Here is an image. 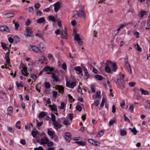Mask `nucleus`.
Wrapping results in <instances>:
<instances>
[{"label": "nucleus", "mask_w": 150, "mask_h": 150, "mask_svg": "<svg viewBox=\"0 0 150 150\" xmlns=\"http://www.w3.org/2000/svg\"><path fill=\"white\" fill-rule=\"evenodd\" d=\"M48 74H52V77L54 80V81H59L60 80L59 78H58L57 76L55 75V73L54 72H47V73Z\"/></svg>", "instance_id": "obj_9"}, {"label": "nucleus", "mask_w": 150, "mask_h": 150, "mask_svg": "<svg viewBox=\"0 0 150 150\" xmlns=\"http://www.w3.org/2000/svg\"><path fill=\"white\" fill-rule=\"evenodd\" d=\"M49 106L51 107V110L52 111H54L57 112V107L56 105L55 104H54L53 105H50Z\"/></svg>", "instance_id": "obj_23"}, {"label": "nucleus", "mask_w": 150, "mask_h": 150, "mask_svg": "<svg viewBox=\"0 0 150 150\" xmlns=\"http://www.w3.org/2000/svg\"><path fill=\"white\" fill-rule=\"evenodd\" d=\"M140 90L142 92V94L143 95H146L149 93V92L147 91H145L142 88H141Z\"/></svg>", "instance_id": "obj_26"}, {"label": "nucleus", "mask_w": 150, "mask_h": 150, "mask_svg": "<svg viewBox=\"0 0 150 150\" xmlns=\"http://www.w3.org/2000/svg\"><path fill=\"white\" fill-rule=\"evenodd\" d=\"M40 4L38 3H37L35 4V7L36 9H38L40 7Z\"/></svg>", "instance_id": "obj_58"}, {"label": "nucleus", "mask_w": 150, "mask_h": 150, "mask_svg": "<svg viewBox=\"0 0 150 150\" xmlns=\"http://www.w3.org/2000/svg\"><path fill=\"white\" fill-rule=\"evenodd\" d=\"M75 143H76L80 145H81L82 146H84L86 145V143L84 142L83 141H78L76 142H75Z\"/></svg>", "instance_id": "obj_29"}, {"label": "nucleus", "mask_w": 150, "mask_h": 150, "mask_svg": "<svg viewBox=\"0 0 150 150\" xmlns=\"http://www.w3.org/2000/svg\"><path fill=\"white\" fill-rule=\"evenodd\" d=\"M56 89L58 90L59 92L63 93L64 91V88L62 86L57 85L56 86Z\"/></svg>", "instance_id": "obj_16"}, {"label": "nucleus", "mask_w": 150, "mask_h": 150, "mask_svg": "<svg viewBox=\"0 0 150 150\" xmlns=\"http://www.w3.org/2000/svg\"><path fill=\"white\" fill-rule=\"evenodd\" d=\"M37 16H41L43 15V13L39 10H38L37 11Z\"/></svg>", "instance_id": "obj_43"}, {"label": "nucleus", "mask_w": 150, "mask_h": 150, "mask_svg": "<svg viewBox=\"0 0 150 150\" xmlns=\"http://www.w3.org/2000/svg\"><path fill=\"white\" fill-rule=\"evenodd\" d=\"M135 46H137V49L138 51H139V52L141 51L142 48L140 47L139 45L138 44H137Z\"/></svg>", "instance_id": "obj_50"}, {"label": "nucleus", "mask_w": 150, "mask_h": 150, "mask_svg": "<svg viewBox=\"0 0 150 150\" xmlns=\"http://www.w3.org/2000/svg\"><path fill=\"white\" fill-rule=\"evenodd\" d=\"M131 132H132L134 135H136L138 131L135 128H134L131 129Z\"/></svg>", "instance_id": "obj_41"}, {"label": "nucleus", "mask_w": 150, "mask_h": 150, "mask_svg": "<svg viewBox=\"0 0 150 150\" xmlns=\"http://www.w3.org/2000/svg\"><path fill=\"white\" fill-rule=\"evenodd\" d=\"M15 15V14L13 13H6L5 15V18H8L14 17Z\"/></svg>", "instance_id": "obj_17"}, {"label": "nucleus", "mask_w": 150, "mask_h": 150, "mask_svg": "<svg viewBox=\"0 0 150 150\" xmlns=\"http://www.w3.org/2000/svg\"><path fill=\"white\" fill-rule=\"evenodd\" d=\"M8 129L9 131L12 133H13L14 132V131L13 129L11 127H8Z\"/></svg>", "instance_id": "obj_52"}, {"label": "nucleus", "mask_w": 150, "mask_h": 150, "mask_svg": "<svg viewBox=\"0 0 150 150\" xmlns=\"http://www.w3.org/2000/svg\"><path fill=\"white\" fill-rule=\"evenodd\" d=\"M30 76L31 78H33L34 80H36L37 78V76L33 74H30Z\"/></svg>", "instance_id": "obj_48"}, {"label": "nucleus", "mask_w": 150, "mask_h": 150, "mask_svg": "<svg viewBox=\"0 0 150 150\" xmlns=\"http://www.w3.org/2000/svg\"><path fill=\"white\" fill-rule=\"evenodd\" d=\"M31 134L33 137L34 138L37 135L36 132L34 131H33L32 132Z\"/></svg>", "instance_id": "obj_51"}, {"label": "nucleus", "mask_w": 150, "mask_h": 150, "mask_svg": "<svg viewBox=\"0 0 150 150\" xmlns=\"http://www.w3.org/2000/svg\"><path fill=\"white\" fill-rule=\"evenodd\" d=\"M68 96L69 98V100L70 103H73L75 99L73 98L70 94H69Z\"/></svg>", "instance_id": "obj_31"}, {"label": "nucleus", "mask_w": 150, "mask_h": 150, "mask_svg": "<svg viewBox=\"0 0 150 150\" xmlns=\"http://www.w3.org/2000/svg\"><path fill=\"white\" fill-rule=\"evenodd\" d=\"M43 70L44 71L47 72L49 71V72L51 73L54 71V68L52 67H50L48 66H46L43 68Z\"/></svg>", "instance_id": "obj_11"}, {"label": "nucleus", "mask_w": 150, "mask_h": 150, "mask_svg": "<svg viewBox=\"0 0 150 150\" xmlns=\"http://www.w3.org/2000/svg\"><path fill=\"white\" fill-rule=\"evenodd\" d=\"M45 21V18L43 17L40 18L38 19L37 21V22L38 23L41 24L43 23Z\"/></svg>", "instance_id": "obj_21"}, {"label": "nucleus", "mask_w": 150, "mask_h": 150, "mask_svg": "<svg viewBox=\"0 0 150 150\" xmlns=\"http://www.w3.org/2000/svg\"><path fill=\"white\" fill-rule=\"evenodd\" d=\"M26 30V32L24 33L25 36L31 37L32 39H33L34 38V35L33 34V31L32 30L31 28L30 27H28Z\"/></svg>", "instance_id": "obj_2"}, {"label": "nucleus", "mask_w": 150, "mask_h": 150, "mask_svg": "<svg viewBox=\"0 0 150 150\" xmlns=\"http://www.w3.org/2000/svg\"><path fill=\"white\" fill-rule=\"evenodd\" d=\"M1 46L3 49L4 50H6L8 49L7 46L6 44L4 43H1Z\"/></svg>", "instance_id": "obj_34"}, {"label": "nucleus", "mask_w": 150, "mask_h": 150, "mask_svg": "<svg viewBox=\"0 0 150 150\" xmlns=\"http://www.w3.org/2000/svg\"><path fill=\"white\" fill-rule=\"evenodd\" d=\"M77 91L78 92L81 93V95L83 94L81 88V87L80 86H79L78 88L77 89Z\"/></svg>", "instance_id": "obj_60"}, {"label": "nucleus", "mask_w": 150, "mask_h": 150, "mask_svg": "<svg viewBox=\"0 0 150 150\" xmlns=\"http://www.w3.org/2000/svg\"><path fill=\"white\" fill-rule=\"evenodd\" d=\"M15 40L17 42H18L20 41V39L18 36L15 35L14 37Z\"/></svg>", "instance_id": "obj_39"}, {"label": "nucleus", "mask_w": 150, "mask_h": 150, "mask_svg": "<svg viewBox=\"0 0 150 150\" xmlns=\"http://www.w3.org/2000/svg\"><path fill=\"white\" fill-rule=\"evenodd\" d=\"M74 39L76 41L80 40L81 39L80 35L77 34H75L74 35Z\"/></svg>", "instance_id": "obj_28"}, {"label": "nucleus", "mask_w": 150, "mask_h": 150, "mask_svg": "<svg viewBox=\"0 0 150 150\" xmlns=\"http://www.w3.org/2000/svg\"><path fill=\"white\" fill-rule=\"evenodd\" d=\"M104 132V130H103L98 132V135H100V137L103 135Z\"/></svg>", "instance_id": "obj_47"}, {"label": "nucleus", "mask_w": 150, "mask_h": 150, "mask_svg": "<svg viewBox=\"0 0 150 150\" xmlns=\"http://www.w3.org/2000/svg\"><path fill=\"white\" fill-rule=\"evenodd\" d=\"M49 141V139L45 137H43L40 140H38L36 141L37 142L40 143L41 145H43L47 144Z\"/></svg>", "instance_id": "obj_4"}, {"label": "nucleus", "mask_w": 150, "mask_h": 150, "mask_svg": "<svg viewBox=\"0 0 150 150\" xmlns=\"http://www.w3.org/2000/svg\"><path fill=\"white\" fill-rule=\"evenodd\" d=\"M65 138L66 142L69 143L71 139V135L69 132H66L64 133Z\"/></svg>", "instance_id": "obj_6"}, {"label": "nucleus", "mask_w": 150, "mask_h": 150, "mask_svg": "<svg viewBox=\"0 0 150 150\" xmlns=\"http://www.w3.org/2000/svg\"><path fill=\"white\" fill-rule=\"evenodd\" d=\"M128 84L130 86L132 87L136 85V83L135 82H129Z\"/></svg>", "instance_id": "obj_46"}, {"label": "nucleus", "mask_w": 150, "mask_h": 150, "mask_svg": "<svg viewBox=\"0 0 150 150\" xmlns=\"http://www.w3.org/2000/svg\"><path fill=\"white\" fill-rule=\"evenodd\" d=\"M76 109L77 110L80 111L82 110V108L80 105H78L76 107Z\"/></svg>", "instance_id": "obj_57"}, {"label": "nucleus", "mask_w": 150, "mask_h": 150, "mask_svg": "<svg viewBox=\"0 0 150 150\" xmlns=\"http://www.w3.org/2000/svg\"><path fill=\"white\" fill-rule=\"evenodd\" d=\"M0 31L2 32L6 31L7 32H10L8 28L6 25L0 26Z\"/></svg>", "instance_id": "obj_10"}, {"label": "nucleus", "mask_w": 150, "mask_h": 150, "mask_svg": "<svg viewBox=\"0 0 150 150\" xmlns=\"http://www.w3.org/2000/svg\"><path fill=\"white\" fill-rule=\"evenodd\" d=\"M53 124L54 127H57L58 128H59L62 127V125L57 123V121L53 122Z\"/></svg>", "instance_id": "obj_20"}, {"label": "nucleus", "mask_w": 150, "mask_h": 150, "mask_svg": "<svg viewBox=\"0 0 150 150\" xmlns=\"http://www.w3.org/2000/svg\"><path fill=\"white\" fill-rule=\"evenodd\" d=\"M51 120L53 122L56 121V117L53 114H51Z\"/></svg>", "instance_id": "obj_44"}, {"label": "nucleus", "mask_w": 150, "mask_h": 150, "mask_svg": "<svg viewBox=\"0 0 150 150\" xmlns=\"http://www.w3.org/2000/svg\"><path fill=\"white\" fill-rule=\"evenodd\" d=\"M20 65L23 68L21 71L22 75L26 77L28 76L29 74L27 72V68L25 67V66L23 63H21Z\"/></svg>", "instance_id": "obj_3"}, {"label": "nucleus", "mask_w": 150, "mask_h": 150, "mask_svg": "<svg viewBox=\"0 0 150 150\" xmlns=\"http://www.w3.org/2000/svg\"><path fill=\"white\" fill-rule=\"evenodd\" d=\"M76 83L75 82H72L71 83V88H73L76 86Z\"/></svg>", "instance_id": "obj_49"}, {"label": "nucleus", "mask_w": 150, "mask_h": 150, "mask_svg": "<svg viewBox=\"0 0 150 150\" xmlns=\"http://www.w3.org/2000/svg\"><path fill=\"white\" fill-rule=\"evenodd\" d=\"M134 105L133 104H131L129 108V109L131 111V112H133V108Z\"/></svg>", "instance_id": "obj_42"}, {"label": "nucleus", "mask_w": 150, "mask_h": 150, "mask_svg": "<svg viewBox=\"0 0 150 150\" xmlns=\"http://www.w3.org/2000/svg\"><path fill=\"white\" fill-rule=\"evenodd\" d=\"M54 11L55 12H57L59 11L60 8V3L59 1L57 2L54 4Z\"/></svg>", "instance_id": "obj_12"}, {"label": "nucleus", "mask_w": 150, "mask_h": 150, "mask_svg": "<svg viewBox=\"0 0 150 150\" xmlns=\"http://www.w3.org/2000/svg\"><path fill=\"white\" fill-rule=\"evenodd\" d=\"M36 121L37 122V124L38 127H40L43 124V121L41 122H39V121L38 120H36Z\"/></svg>", "instance_id": "obj_40"}, {"label": "nucleus", "mask_w": 150, "mask_h": 150, "mask_svg": "<svg viewBox=\"0 0 150 150\" xmlns=\"http://www.w3.org/2000/svg\"><path fill=\"white\" fill-rule=\"evenodd\" d=\"M31 22L30 19H28L25 22V24L27 26L29 25L30 24Z\"/></svg>", "instance_id": "obj_56"}, {"label": "nucleus", "mask_w": 150, "mask_h": 150, "mask_svg": "<svg viewBox=\"0 0 150 150\" xmlns=\"http://www.w3.org/2000/svg\"><path fill=\"white\" fill-rule=\"evenodd\" d=\"M57 91H54L53 92V96L54 98H56L57 96Z\"/></svg>", "instance_id": "obj_63"}, {"label": "nucleus", "mask_w": 150, "mask_h": 150, "mask_svg": "<svg viewBox=\"0 0 150 150\" xmlns=\"http://www.w3.org/2000/svg\"><path fill=\"white\" fill-rule=\"evenodd\" d=\"M47 133L48 134L51 136L52 138H54V136L55 135L52 131L49 130L48 129H47Z\"/></svg>", "instance_id": "obj_25"}, {"label": "nucleus", "mask_w": 150, "mask_h": 150, "mask_svg": "<svg viewBox=\"0 0 150 150\" xmlns=\"http://www.w3.org/2000/svg\"><path fill=\"white\" fill-rule=\"evenodd\" d=\"M28 11L30 13H33L34 11L33 7L30 6L28 8Z\"/></svg>", "instance_id": "obj_54"}, {"label": "nucleus", "mask_w": 150, "mask_h": 150, "mask_svg": "<svg viewBox=\"0 0 150 150\" xmlns=\"http://www.w3.org/2000/svg\"><path fill=\"white\" fill-rule=\"evenodd\" d=\"M120 135L122 136H125L127 134V132L125 130H120Z\"/></svg>", "instance_id": "obj_30"}, {"label": "nucleus", "mask_w": 150, "mask_h": 150, "mask_svg": "<svg viewBox=\"0 0 150 150\" xmlns=\"http://www.w3.org/2000/svg\"><path fill=\"white\" fill-rule=\"evenodd\" d=\"M33 51L35 52H39V49L36 46L34 45H30Z\"/></svg>", "instance_id": "obj_15"}, {"label": "nucleus", "mask_w": 150, "mask_h": 150, "mask_svg": "<svg viewBox=\"0 0 150 150\" xmlns=\"http://www.w3.org/2000/svg\"><path fill=\"white\" fill-rule=\"evenodd\" d=\"M73 115L72 113H70L69 114V119L70 121L72 120L73 118Z\"/></svg>", "instance_id": "obj_62"}, {"label": "nucleus", "mask_w": 150, "mask_h": 150, "mask_svg": "<svg viewBox=\"0 0 150 150\" xmlns=\"http://www.w3.org/2000/svg\"><path fill=\"white\" fill-rule=\"evenodd\" d=\"M117 87L123 90L125 87V81L122 80L121 79H118L116 82Z\"/></svg>", "instance_id": "obj_1"}, {"label": "nucleus", "mask_w": 150, "mask_h": 150, "mask_svg": "<svg viewBox=\"0 0 150 150\" xmlns=\"http://www.w3.org/2000/svg\"><path fill=\"white\" fill-rule=\"evenodd\" d=\"M13 108L12 106L9 107L7 109V111L10 113H12L13 112Z\"/></svg>", "instance_id": "obj_45"}, {"label": "nucleus", "mask_w": 150, "mask_h": 150, "mask_svg": "<svg viewBox=\"0 0 150 150\" xmlns=\"http://www.w3.org/2000/svg\"><path fill=\"white\" fill-rule=\"evenodd\" d=\"M84 76H86V79H88L89 77V74L88 73V72L86 69H84Z\"/></svg>", "instance_id": "obj_27"}, {"label": "nucleus", "mask_w": 150, "mask_h": 150, "mask_svg": "<svg viewBox=\"0 0 150 150\" xmlns=\"http://www.w3.org/2000/svg\"><path fill=\"white\" fill-rule=\"evenodd\" d=\"M39 49V51L40 52H42L45 50V45L42 43H40L38 47Z\"/></svg>", "instance_id": "obj_8"}, {"label": "nucleus", "mask_w": 150, "mask_h": 150, "mask_svg": "<svg viewBox=\"0 0 150 150\" xmlns=\"http://www.w3.org/2000/svg\"><path fill=\"white\" fill-rule=\"evenodd\" d=\"M79 11L80 13V15H81V17L83 18H85V14L84 7H81L80 8Z\"/></svg>", "instance_id": "obj_13"}, {"label": "nucleus", "mask_w": 150, "mask_h": 150, "mask_svg": "<svg viewBox=\"0 0 150 150\" xmlns=\"http://www.w3.org/2000/svg\"><path fill=\"white\" fill-rule=\"evenodd\" d=\"M105 71L108 73H110L111 71V69L109 66H106L105 68Z\"/></svg>", "instance_id": "obj_37"}, {"label": "nucleus", "mask_w": 150, "mask_h": 150, "mask_svg": "<svg viewBox=\"0 0 150 150\" xmlns=\"http://www.w3.org/2000/svg\"><path fill=\"white\" fill-rule=\"evenodd\" d=\"M74 69L75 70L78 71L79 72L78 74H79L80 73H82V70L80 67L77 66L75 67L74 68Z\"/></svg>", "instance_id": "obj_22"}, {"label": "nucleus", "mask_w": 150, "mask_h": 150, "mask_svg": "<svg viewBox=\"0 0 150 150\" xmlns=\"http://www.w3.org/2000/svg\"><path fill=\"white\" fill-rule=\"evenodd\" d=\"M34 150H44V149L42 147L40 146L38 148H35Z\"/></svg>", "instance_id": "obj_64"}, {"label": "nucleus", "mask_w": 150, "mask_h": 150, "mask_svg": "<svg viewBox=\"0 0 150 150\" xmlns=\"http://www.w3.org/2000/svg\"><path fill=\"white\" fill-rule=\"evenodd\" d=\"M117 67L116 63H114L112 64V70L114 71H116L117 69Z\"/></svg>", "instance_id": "obj_32"}, {"label": "nucleus", "mask_w": 150, "mask_h": 150, "mask_svg": "<svg viewBox=\"0 0 150 150\" xmlns=\"http://www.w3.org/2000/svg\"><path fill=\"white\" fill-rule=\"evenodd\" d=\"M21 122L20 121H18L16 123V126L17 128H18L19 129H20L21 128Z\"/></svg>", "instance_id": "obj_35"}, {"label": "nucleus", "mask_w": 150, "mask_h": 150, "mask_svg": "<svg viewBox=\"0 0 150 150\" xmlns=\"http://www.w3.org/2000/svg\"><path fill=\"white\" fill-rule=\"evenodd\" d=\"M45 85L46 88L48 89L50 87V84L49 82H45Z\"/></svg>", "instance_id": "obj_38"}, {"label": "nucleus", "mask_w": 150, "mask_h": 150, "mask_svg": "<svg viewBox=\"0 0 150 150\" xmlns=\"http://www.w3.org/2000/svg\"><path fill=\"white\" fill-rule=\"evenodd\" d=\"M147 14V12L145 11H141L138 14V16L140 18L143 17L144 15Z\"/></svg>", "instance_id": "obj_18"}, {"label": "nucleus", "mask_w": 150, "mask_h": 150, "mask_svg": "<svg viewBox=\"0 0 150 150\" xmlns=\"http://www.w3.org/2000/svg\"><path fill=\"white\" fill-rule=\"evenodd\" d=\"M47 112L44 111H42L40 113L38 117L40 118H42L47 115Z\"/></svg>", "instance_id": "obj_24"}, {"label": "nucleus", "mask_w": 150, "mask_h": 150, "mask_svg": "<svg viewBox=\"0 0 150 150\" xmlns=\"http://www.w3.org/2000/svg\"><path fill=\"white\" fill-rule=\"evenodd\" d=\"M95 78L98 80H101L103 79V76L97 74L95 76Z\"/></svg>", "instance_id": "obj_33"}, {"label": "nucleus", "mask_w": 150, "mask_h": 150, "mask_svg": "<svg viewBox=\"0 0 150 150\" xmlns=\"http://www.w3.org/2000/svg\"><path fill=\"white\" fill-rule=\"evenodd\" d=\"M147 24L148 25V27H146L145 29H150V18L149 20L147 22Z\"/></svg>", "instance_id": "obj_59"}, {"label": "nucleus", "mask_w": 150, "mask_h": 150, "mask_svg": "<svg viewBox=\"0 0 150 150\" xmlns=\"http://www.w3.org/2000/svg\"><path fill=\"white\" fill-rule=\"evenodd\" d=\"M61 37L64 39H67V29L66 27H65L64 29L62 30L61 31Z\"/></svg>", "instance_id": "obj_5"}, {"label": "nucleus", "mask_w": 150, "mask_h": 150, "mask_svg": "<svg viewBox=\"0 0 150 150\" xmlns=\"http://www.w3.org/2000/svg\"><path fill=\"white\" fill-rule=\"evenodd\" d=\"M63 124L65 125H66V126L68 125H70V123H69V121L68 120H65L64 121Z\"/></svg>", "instance_id": "obj_55"}, {"label": "nucleus", "mask_w": 150, "mask_h": 150, "mask_svg": "<svg viewBox=\"0 0 150 150\" xmlns=\"http://www.w3.org/2000/svg\"><path fill=\"white\" fill-rule=\"evenodd\" d=\"M112 64V62L110 61L107 60L105 63L106 66H109L110 64Z\"/></svg>", "instance_id": "obj_61"}, {"label": "nucleus", "mask_w": 150, "mask_h": 150, "mask_svg": "<svg viewBox=\"0 0 150 150\" xmlns=\"http://www.w3.org/2000/svg\"><path fill=\"white\" fill-rule=\"evenodd\" d=\"M125 67L127 69V71L129 72L130 74L132 73L131 68L129 63H125Z\"/></svg>", "instance_id": "obj_14"}, {"label": "nucleus", "mask_w": 150, "mask_h": 150, "mask_svg": "<svg viewBox=\"0 0 150 150\" xmlns=\"http://www.w3.org/2000/svg\"><path fill=\"white\" fill-rule=\"evenodd\" d=\"M48 19L53 22H55L56 20L54 16H48Z\"/></svg>", "instance_id": "obj_36"}, {"label": "nucleus", "mask_w": 150, "mask_h": 150, "mask_svg": "<svg viewBox=\"0 0 150 150\" xmlns=\"http://www.w3.org/2000/svg\"><path fill=\"white\" fill-rule=\"evenodd\" d=\"M73 13L74 14L73 16V17L75 18H77L79 17V16H80L79 12L76 10L74 11Z\"/></svg>", "instance_id": "obj_19"}, {"label": "nucleus", "mask_w": 150, "mask_h": 150, "mask_svg": "<svg viewBox=\"0 0 150 150\" xmlns=\"http://www.w3.org/2000/svg\"><path fill=\"white\" fill-rule=\"evenodd\" d=\"M8 51V52L6 53L5 55V58L6 59V65H9L10 64V59L9 57V55L10 53V51L9 50Z\"/></svg>", "instance_id": "obj_7"}, {"label": "nucleus", "mask_w": 150, "mask_h": 150, "mask_svg": "<svg viewBox=\"0 0 150 150\" xmlns=\"http://www.w3.org/2000/svg\"><path fill=\"white\" fill-rule=\"evenodd\" d=\"M65 105L64 103L63 102H62L61 103V105L59 107L60 109H63Z\"/></svg>", "instance_id": "obj_53"}]
</instances>
